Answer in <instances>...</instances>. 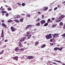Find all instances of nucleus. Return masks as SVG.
<instances>
[{
    "instance_id": "nucleus-1",
    "label": "nucleus",
    "mask_w": 65,
    "mask_h": 65,
    "mask_svg": "<svg viewBox=\"0 0 65 65\" xmlns=\"http://www.w3.org/2000/svg\"><path fill=\"white\" fill-rule=\"evenodd\" d=\"M45 37L47 39H49L52 38V34H49V35H47L46 36H45Z\"/></svg>"
},
{
    "instance_id": "nucleus-2",
    "label": "nucleus",
    "mask_w": 65,
    "mask_h": 65,
    "mask_svg": "<svg viewBox=\"0 0 65 65\" xmlns=\"http://www.w3.org/2000/svg\"><path fill=\"white\" fill-rule=\"evenodd\" d=\"M18 58H19L18 56L14 57L13 58V60H15L16 61H18Z\"/></svg>"
},
{
    "instance_id": "nucleus-3",
    "label": "nucleus",
    "mask_w": 65,
    "mask_h": 65,
    "mask_svg": "<svg viewBox=\"0 0 65 65\" xmlns=\"http://www.w3.org/2000/svg\"><path fill=\"white\" fill-rule=\"evenodd\" d=\"M40 23L41 24H44V23H45V21L44 20H42L40 22Z\"/></svg>"
},
{
    "instance_id": "nucleus-4",
    "label": "nucleus",
    "mask_w": 65,
    "mask_h": 65,
    "mask_svg": "<svg viewBox=\"0 0 65 65\" xmlns=\"http://www.w3.org/2000/svg\"><path fill=\"white\" fill-rule=\"evenodd\" d=\"M10 29L12 32H14L15 30V28H13V27L12 26L11 27Z\"/></svg>"
},
{
    "instance_id": "nucleus-5",
    "label": "nucleus",
    "mask_w": 65,
    "mask_h": 65,
    "mask_svg": "<svg viewBox=\"0 0 65 65\" xmlns=\"http://www.w3.org/2000/svg\"><path fill=\"white\" fill-rule=\"evenodd\" d=\"M34 57L32 56H28L27 58L28 59H33Z\"/></svg>"
},
{
    "instance_id": "nucleus-6",
    "label": "nucleus",
    "mask_w": 65,
    "mask_h": 65,
    "mask_svg": "<svg viewBox=\"0 0 65 65\" xmlns=\"http://www.w3.org/2000/svg\"><path fill=\"white\" fill-rule=\"evenodd\" d=\"M26 39V37H24L22 39L20 40L19 41L20 42H22L23 41H25V40Z\"/></svg>"
},
{
    "instance_id": "nucleus-7",
    "label": "nucleus",
    "mask_w": 65,
    "mask_h": 65,
    "mask_svg": "<svg viewBox=\"0 0 65 65\" xmlns=\"http://www.w3.org/2000/svg\"><path fill=\"white\" fill-rule=\"evenodd\" d=\"M29 27H32V25H28L26 27H25V29H26V30H27V29H29V28H29Z\"/></svg>"
},
{
    "instance_id": "nucleus-8",
    "label": "nucleus",
    "mask_w": 65,
    "mask_h": 65,
    "mask_svg": "<svg viewBox=\"0 0 65 65\" xmlns=\"http://www.w3.org/2000/svg\"><path fill=\"white\" fill-rule=\"evenodd\" d=\"M2 26L5 28H6V27H7V26L5 25L4 23H2Z\"/></svg>"
},
{
    "instance_id": "nucleus-9",
    "label": "nucleus",
    "mask_w": 65,
    "mask_h": 65,
    "mask_svg": "<svg viewBox=\"0 0 65 65\" xmlns=\"http://www.w3.org/2000/svg\"><path fill=\"white\" fill-rule=\"evenodd\" d=\"M57 24H56L55 25V24H54L52 25V27H53V28H55V27H56L57 26Z\"/></svg>"
},
{
    "instance_id": "nucleus-10",
    "label": "nucleus",
    "mask_w": 65,
    "mask_h": 65,
    "mask_svg": "<svg viewBox=\"0 0 65 65\" xmlns=\"http://www.w3.org/2000/svg\"><path fill=\"white\" fill-rule=\"evenodd\" d=\"M19 48L18 47H17L15 49V50L16 51V52H18L19 50Z\"/></svg>"
},
{
    "instance_id": "nucleus-11",
    "label": "nucleus",
    "mask_w": 65,
    "mask_h": 65,
    "mask_svg": "<svg viewBox=\"0 0 65 65\" xmlns=\"http://www.w3.org/2000/svg\"><path fill=\"white\" fill-rule=\"evenodd\" d=\"M19 45L21 47H22V44L21 43V42H19Z\"/></svg>"
},
{
    "instance_id": "nucleus-12",
    "label": "nucleus",
    "mask_w": 65,
    "mask_h": 65,
    "mask_svg": "<svg viewBox=\"0 0 65 65\" xmlns=\"http://www.w3.org/2000/svg\"><path fill=\"white\" fill-rule=\"evenodd\" d=\"M53 61H55V62H58V63H62V62L59 61L57 60H53Z\"/></svg>"
},
{
    "instance_id": "nucleus-13",
    "label": "nucleus",
    "mask_w": 65,
    "mask_h": 65,
    "mask_svg": "<svg viewBox=\"0 0 65 65\" xmlns=\"http://www.w3.org/2000/svg\"><path fill=\"white\" fill-rule=\"evenodd\" d=\"M38 43H39V42L38 41H36L35 42V45H37L38 44Z\"/></svg>"
},
{
    "instance_id": "nucleus-14",
    "label": "nucleus",
    "mask_w": 65,
    "mask_h": 65,
    "mask_svg": "<svg viewBox=\"0 0 65 65\" xmlns=\"http://www.w3.org/2000/svg\"><path fill=\"white\" fill-rule=\"evenodd\" d=\"M63 49V47H61V48L58 47V50L61 51Z\"/></svg>"
},
{
    "instance_id": "nucleus-15",
    "label": "nucleus",
    "mask_w": 65,
    "mask_h": 65,
    "mask_svg": "<svg viewBox=\"0 0 65 65\" xmlns=\"http://www.w3.org/2000/svg\"><path fill=\"white\" fill-rule=\"evenodd\" d=\"M60 17H61L62 19H63L65 17V16L63 15H61L60 16Z\"/></svg>"
},
{
    "instance_id": "nucleus-16",
    "label": "nucleus",
    "mask_w": 65,
    "mask_h": 65,
    "mask_svg": "<svg viewBox=\"0 0 65 65\" xmlns=\"http://www.w3.org/2000/svg\"><path fill=\"white\" fill-rule=\"evenodd\" d=\"M45 46H46V45L44 44L41 46V48H44V47H45Z\"/></svg>"
},
{
    "instance_id": "nucleus-17",
    "label": "nucleus",
    "mask_w": 65,
    "mask_h": 65,
    "mask_svg": "<svg viewBox=\"0 0 65 65\" xmlns=\"http://www.w3.org/2000/svg\"><path fill=\"white\" fill-rule=\"evenodd\" d=\"M59 25H60V26H63V22H61L60 23Z\"/></svg>"
},
{
    "instance_id": "nucleus-18",
    "label": "nucleus",
    "mask_w": 65,
    "mask_h": 65,
    "mask_svg": "<svg viewBox=\"0 0 65 65\" xmlns=\"http://www.w3.org/2000/svg\"><path fill=\"white\" fill-rule=\"evenodd\" d=\"M14 22H17V23H19L20 21H19L18 20H17V19L15 20L14 21Z\"/></svg>"
},
{
    "instance_id": "nucleus-19",
    "label": "nucleus",
    "mask_w": 65,
    "mask_h": 65,
    "mask_svg": "<svg viewBox=\"0 0 65 65\" xmlns=\"http://www.w3.org/2000/svg\"><path fill=\"white\" fill-rule=\"evenodd\" d=\"M23 20H24V18H22L21 19H20V22H23Z\"/></svg>"
},
{
    "instance_id": "nucleus-20",
    "label": "nucleus",
    "mask_w": 65,
    "mask_h": 65,
    "mask_svg": "<svg viewBox=\"0 0 65 65\" xmlns=\"http://www.w3.org/2000/svg\"><path fill=\"white\" fill-rule=\"evenodd\" d=\"M28 37L27 38V39H30V37H31V36H32V35H30L29 36H28Z\"/></svg>"
},
{
    "instance_id": "nucleus-21",
    "label": "nucleus",
    "mask_w": 65,
    "mask_h": 65,
    "mask_svg": "<svg viewBox=\"0 0 65 65\" xmlns=\"http://www.w3.org/2000/svg\"><path fill=\"white\" fill-rule=\"evenodd\" d=\"M1 13H7V12L6 11H1Z\"/></svg>"
},
{
    "instance_id": "nucleus-22",
    "label": "nucleus",
    "mask_w": 65,
    "mask_h": 65,
    "mask_svg": "<svg viewBox=\"0 0 65 65\" xmlns=\"http://www.w3.org/2000/svg\"><path fill=\"white\" fill-rule=\"evenodd\" d=\"M62 21V19L59 20H55V22H56V23H58V22H60V21Z\"/></svg>"
},
{
    "instance_id": "nucleus-23",
    "label": "nucleus",
    "mask_w": 65,
    "mask_h": 65,
    "mask_svg": "<svg viewBox=\"0 0 65 65\" xmlns=\"http://www.w3.org/2000/svg\"><path fill=\"white\" fill-rule=\"evenodd\" d=\"M47 25H48V23H46L44 25V26L45 27H46V26H47Z\"/></svg>"
},
{
    "instance_id": "nucleus-24",
    "label": "nucleus",
    "mask_w": 65,
    "mask_h": 65,
    "mask_svg": "<svg viewBox=\"0 0 65 65\" xmlns=\"http://www.w3.org/2000/svg\"><path fill=\"white\" fill-rule=\"evenodd\" d=\"M13 22V21L12 20H8V23H11V22Z\"/></svg>"
},
{
    "instance_id": "nucleus-25",
    "label": "nucleus",
    "mask_w": 65,
    "mask_h": 65,
    "mask_svg": "<svg viewBox=\"0 0 65 65\" xmlns=\"http://www.w3.org/2000/svg\"><path fill=\"white\" fill-rule=\"evenodd\" d=\"M59 35V34H55L53 35L54 36H57Z\"/></svg>"
},
{
    "instance_id": "nucleus-26",
    "label": "nucleus",
    "mask_w": 65,
    "mask_h": 65,
    "mask_svg": "<svg viewBox=\"0 0 65 65\" xmlns=\"http://www.w3.org/2000/svg\"><path fill=\"white\" fill-rule=\"evenodd\" d=\"M58 47H56L54 48V50H55V51H56V50H58Z\"/></svg>"
},
{
    "instance_id": "nucleus-27",
    "label": "nucleus",
    "mask_w": 65,
    "mask_h": 65,
    "mask_svg": "<svg viewBox=\"0 0 65 65\" xmlns=\"http://www.w3.org/2000/svg\"><path fill=\"white\" fill-rule=\"evenodd\" d=\"M19 50H20L21 51H23L24 49L23 48H22L21 49H19Z\"/></svg>"
},
{
    "instance_id": "nucleus-28",
    "label": "nucleus",
    "mask_w": 65,
    "mask_h": 65,
    "mask_svg": "<svg viewBox=\"0 0 65 65\" xmlns=\"http://www.w3.org/2000/svg\"><path fill=\"white\" fill-rule=\"evenodd\" d=\"M26 17H31V15L30 14H27L26 16Z\"/></svg>"
},
{
    "instance_id": "nucleus-29",
    "label": "nucleus",
    "mask_w": 65,
    "mask_h": 65,
    "mask_svg": "<svg viewBox=\"0 0 65 65\" xmlns=\"http://www.w3.org/2000/svg\"><path fill=\"white\" fill-rule=\"evenodd\" d=\"M40 21V19H39V18H38L37 19L36 22H39Z\"/></svg>"
},
{
    "instance_id": "nucleus-30",
    "label": "nucleus",
    "mask_w": 65,
    "mask_h": 65,
    "mask_svg": "<svg viewBox=\"0 0 65 65\" xmlns=\"http://www.w3.org/2000/svg\"><path fill=\"white\" fill-rule=\"evenodd\" d=\"M37 25L38 26H40V23L38 22L37 23Z\"/></svg>"
},
{
    "instance_id": "nucleus-31",
    "label": "nucleus",
    "mask_w": 65,
    "mask_h": 65,
    "mask_svg": "<svg viewBox=\"0 0 65 65\" xmlns=\"http://www.w3.org/2000/svg\"><path fill=\"white\" fill-rule=\"evenodd\" d=\"M4 34H1V37L2 38H3V37H4Z\"/></svg>"
},
{
    "instance_id": "nucleus-32",
    "label": "nucleus",
    "mask_w": 65,
    "mask_h": 65,
    "mask_svg": "<svg viewBox=\"0 0 65 65\" xmlns=\"http://www.w3.org/2000/svg\"><path fill=\"white\" fill-rule=\"evenodd\" d=\"M3 52H4V50H2V51L0 53V55H1V54H3Z\"/></svg>"
},
{
    "instance_id": "nucleus-33",
    "label": "nucleus",
    "mask_w": 65,
    "mask_h": 65,
    "mask_svg": "<svg viewBox=\"0 0 65 65\" xmlns=\"http://www.w3.org/2000/svg\"><path fill=\"white\" fill-rule=\"evenodd\" d=\"M26 34H27V35H29V34H30V33H29V32L28 31V32H27L26 33Z\"/></svg>"
},
{
    "instance_id": "nucleus-34",
    "label": "nucleus",
    "mask_w": 65,
    "mask_h": 65,
    "mask_svg": "<svg viewBox=\"0 0 65 65\" xmlns=\"http://www.w3.org/2000/svg\"><path fill=\"white\" fill-rule=\"evenodd\" d=\"M52 63L53 64H55V65H58V64H59L56 63L55 62H53Z\"/></svg>"
},
{
    "instance_id": "nucleus-35",
    "label": "nucleus",
    "mask_w": 65,
    "mask_h": 65,
    "mask_svg": "<svg viewBox=\"0 0 65 65\" xmlns=\"http://www.w3.org/2000/svg\"><path fill=\"white\" fill-rule=\"evenodd\" d=\"M63 26V28L64 29H65V24H64Z\"/></svg>"
},
{
    "instance_id": "nucleus-36",
    "label": "nucleus",
    "mask_w": 65,
    "mask_h": 65,
    "mask_svg": "<svg viewBox=\"0 0 65 65\" xmlns=\"http://www.w3.org/2000/svg\"><path fill=\"white\" fill-rule=\"evenodd\" d=\"M6 15L7 17H8V13H6Z\"/></svg>"
},
{
    "instance_id": "nucleus-37",
    "label": "nucleus",
    "mask_w": 65,
    "mask_h": 65,
    "mask_svg": "<svg viewBox=\"0 0 65 65\" xmlns=\"http://www.w3.org/2000/svg\"><path fill=\"white\" fill-rule=\"evenodd\" d=\"M48 9V8H45L44 9H43V10L44 11H45L46 10H47Z\"/></svg>"
},
{
    "instance_id": "nucleus-38",
    "label": "nucleus",
    "mask_w": 65,
    "mask_h": 65,
    "mask_svg": "<svg viewBox=\"0 0 65 65\" xmlns=\"http://www.w3.org/2000/svg\"><path fill=\"white\" fill-rule=\"evenodd\" d=\"M22 6H25V4H24V3H23L22 4Z\"/></svg>"
},
{
    "instance_id": "nucleus-39",
    "label": "nucleus",
    "mask_w": 65,
    "mask_h": 65,
    "mask_svg": "<svg viewBox=\"0 0 65 65\" xmlns=\"http://www.w3.org/2000/svg\"><path fill=\"white\" fill-rule=\"evenodd\" d=\"M8 10L9 11H10L11 10V8H8Z\"/></svg>"
},
{
    "instance_id": "nucleus-40",
    "label": "nucleus",
    "mask_w": 65,
    "mask_h": 65,
    "mask_svg": "<svg viewBox=\"0 0 65 65\" xmlns=\"http://www.w3.org/2000/svg\"><path fill=\"white\" fill-rule=\"evenodd\" d=\"M50 44L51 46H52V45H53V43H50Z\"/></svg>"
},
{
    "instance_id": "nucleus-41",
    "label": "nucleus",
    "mask_w": 65,
    "mask_h": 65,
    "mask_svg": "<svg viewBox=\"0 0 65 65\" xmlns=\"http://www.w3.org/2000/svg\"><path fill=\"white\" fill-rule=\"evenodd\" d=\"M42 19H43V18H44V15H42Z\"/></svg>"
},
{
    "instance_id": "nucleus-42",
    "label": "nucleus",
    "mask_w": 65,
    "mask_h": 65,
    "mask_svg": "<svg viewBox=\"0 0 65 65\" xmlns=\"http://www.w3.org/2000/svg\"><path fill=\"white\" fill-rule=\"evenodd\" d=\"M63 36L64 37H65V33L63 34Z\"/></svg>"
},
{
    "instance_id": "nucleus-43",
    "label": "nucleus",
    "mask_w": 65,
    "mask_h": 65,
    "mask_svg": "<svg viewBox=\"0 0 65 65\" xmlns=\"http://www.w3.org/2000/svg\"><path fill=\"white\" fill-rule=\"evenodd\" d=\"M50 41L51 42H53V40L52 39H51L50 40Z\"/></svg>"
},
{
    "instance_id": "nucleus-44",
    "label": "nucleus",
    "mask_w": 65,
    "mask_h": 65,
    "mask_svg": "<svg viewBox=\"0 0 65 65\" xmlns=\"http://www.w3.org/2000/svg\"><path fill=\"white\" fill-rule=\"evenodd\" d=\"M59 20H61L62 19V18L61 17H59Z\"/></svg>"
},
{
    "instance_id": "nucleus-45",
    "label": "nucleus",
    "mask_w": 65,
    "mask_h": 65,
    "mask_svg": "<svg viewBox=\"0 0 65 65\" xmlns=\"http://www.w3.org/2000/svg\"><path fill=\"white\" fill-rule=\"evenodd\" d=\"M24 35L25 36H26V37H28L29 36H28V35Z\"/></svg>"
},
{
    "instance_id": "nucleus-46",
    "label": "nucleus",
    "mask_w": 65,
    "mask_h": 65,
    "mask_svg": "<svg viewBox=\"0 0 65 65\" xmlns=\"http://www.w3.org/2000/svg\"><path fill=\"white\" fill-rule=\"evenodd\" d=\"M1 34H3V30H2Z\"/></svg>"
},
{
    "instance_id": "nucleus-47",
    "label": "nucleus",
    "mask_w": 65,
    "mask_h": 65,
    "mask_svg": "<svg viewBox=\"0 0 65 65\" xmlns=\"http://www.w3.org/2000/svg\"><path fill=\"white\" fill-rule=\"evenodd\" d=\"M5 9H4L2 8L1 9V10L2 11V10L4 11Z\"/></svg>"
},
{
    "instance_id": "nucleus-48",
    "label": "nucleus",
    "mask_w": 65,
    "mask_h": 65,
    "mask_svg": "<svg viewBox=\"0 0 65 65\" xmlns=\"http://www.w3.org/2000/svg\"><path fill=\"white\" fill-rule=\"evenodd\" d=\"M1 22H3V23H4V20H1Z\"/></svg>"
},
{
    "instance_id": "nucleus-49",
    "label": "nucleus",
    "mask_w": 65,
    "mask_h": 65,
    "mask_svg": "<svg viewBox=\"0 0 65 65\" xmlns=\"http://www.w3.org/2000/svg\"><path fill=\"white\" fill-rule=\"evenodd\" d=\"M38 14H40V13H41V12H38Z\"/></svg>"
},
{
    "instance_id": "nucleus-50",
    "label": "nucleus",
    "mask_w": 65,
    "mask_h": 65,
    "mask_svg": "<svg viewBox=\"0 0 65 65\" xmlns=\"http://www.w3.org/2000/svg\"><path fill=\"white\" fill-rule=\"evenodd\" d=\"M50 20H51V19H48L47 20V21L48 22H49V21H50Z\"/></svg>"
},
{
    "instance_id": "nucleus-51",
    "label": "nucleus",
    "mask_w": 65,
    "mask_h": 65,
    "mask_svg": "<svg viewBox=\"0 0 65 65\" xmlns=\"http://www.w3.org/2000/svg\"><path fill=\"white\" fill-rule=\"evenodd\" d=\"M8 40H6L5 41V42H7Z\"/></svg>"
},
{
    "instance_id": "nucleus-52",
    "label": "nucleus",
    "mask_w": 65,
    "mask_h": 65,
    "mask_svg": "<svg viewBox=\"0 0 65 65\" xmlns=\"http://www.w3.org/2000/svg\"><path fill=\"white\" fill-rule=\"evenodd\" d=\"M52 10V9H51L48 10V11H51V10Z\"/></svg>"
},
{
    "instance_id": "nucleus-53",
    "label": "nucleus",
    "mask_w": 65,
    "mask_h": 65,
    "mask_svg": "<svg viewBox=\"0 0 65 65\" xmlns=\"http://www.w3.org/2000/svg\"><path fill=\"white\" fill-rule=\"evenodd\" d=\"M44 8H48L47 7H44Z\"/></svg>"
},
{
    "instance_id": "nucleus-54",
    "label": "nucleus",
    "mask_w": 65,
    "mask_h": 65,
    "mask_svg": "<svg viewBox=\"0 0 65 65\" xmlns=\"http://www.w3.org/2000/svg\"><path fill=\"white\" fill-rule=\"evenodd\" d=\"M55 19H54V18H52V20H54Z\"/></svg>"
},
{
    "instance_id": "nucleus-55",
    "label": "nucleus",
    "mask_w": 65,
    "mask_h": 65,
    "mask_svg": "<svg viewBox=\"0 0 65 65\" xmlns=\"http://www.w3.org/2000/svg\"><path fill=\"white\" fill-rule=\"evenodd\" d=\"M55 36H53V38H55V37H56Z\"/></svg>"
},
{
    "instance_id": "nucleus-56",
    "label": "nucleus",
    "mask_w": 65,
    "mask_h": 65,
    "mask_svg": "<svg viewBox=\"0 0 65 65\" xmlns=\"http://www.w3.org/2000/svg\"><path fill=\"white\" fill-rule=\"evenodd\" d=\"M5 7H8V6H6V5H5Z\"/></svg>"
},
{
    "instance_id": "nucleus-57",
    "label": "nucleus",
    "mask_w": 65,
    "mask_h": 65,
    "mask_svg": "<svg viewBox=\"0 0 65 65\" xmlns=\"http://www.w3.org/2000/svg\"><path fill=\"white\" fill-rule=\"evenodd\" d=\"M59 7H60V6H59V5H58V8H59Z\"/></svg>"
},
{
    "instance_id": "nucleus-58",
    "label": "nucleus",
    "mask_w": 65,
    "mask_h": 65,
    "mask_svg": "<svg viewBox=\"0 0 65 65\" xmlns=\"http://www.w3.org/2000/svg\"><path fill=\"white\" fill-rule=\"evenodd\" d=\"M62 64L63 65H65V63H62Z\"/></svg>"
},
{
    "instance_id": "nucleus-59",
    "label": "nucleus",
    "mask_w": 65,
    "mask_h": 65,
    "mask_svg": "<svg viewBox=\"0 0 65 65\" xmlns=\"http://www.w3.org/2000/svg\"><path fill=\"white\" fill-rule=\"evenodd\" d=\"M57 9V8H54V10H56Z\"/></svg>"
},
{
    "instance_id": "nucleus-60",
    "label": "nucleus",
    "mask_w": 65,
    "mask_h": 65,
    "mask_svg": "<svg viewBox=\"0 0 65 65\" xmlns=\"http://www.w3.org/2000/svg\"><path fill=\"white\" fill-rule=\"evenodd\" d=\"M63 3H64V4H65V1H64V2H63Z\"/></svg>"
},
{
    "instance_id": "nucleus-61",
    "label": "nucleus",
    "mask_w": 65,
    "mask_h": 65,
    "mask_svg": "<svg viewBox=\"0 0 65 65\" xmlns=\"http://www.w3.org/2000/svg\"><path fill=\"white\" fill-rule=\"evenodd\" d=\"M52 20H51V21L50 22V23H51L52 22Z\"/></svg>"
},
{
    "instance_id": "nucleus-62",
    "label": "nucleus",
    "mask_w": 65,
    "mask_h": 65,
    "mask_svg": "<svg viewBox=\"0 0 65 65\" xmlns=\"http://www.w3.org/2000/svg\"><path fill=\"white\" fill-rule=\"evenodd\" d=\"M24 57H25V55H24L23 56V58H25Z\"/></svg>"
},
{
    "instance_id": "nucleus-63",
    "label": "nucleus",
    "mask_w": 65,
    "mask_h": 65,
    "mask_svg": "<svg viewBox=\"0 0 65 65\" xmlns=\"http://www.w3.org/2000/svg\"><path fill=\"white\" fill-rule=\"evenodd\" d=\"M2 15H4V14H3V13L2 14Z\"/></svg>"
},
{
    "instance_id": "nucleus-64",
    "label": "nucleus",
    "mask_w": 65,
    "mask_h": 65,
    "mask_svg": "<svg viewBox=\"0 0 65 65\" xmlns=\"http://www.w3.org/2000/svg\"><path fill=\"white\" fill-rule=\"evenodd\" d=\"M22 15H25V14H22Z\"/></svg>"
}]
</instances>
